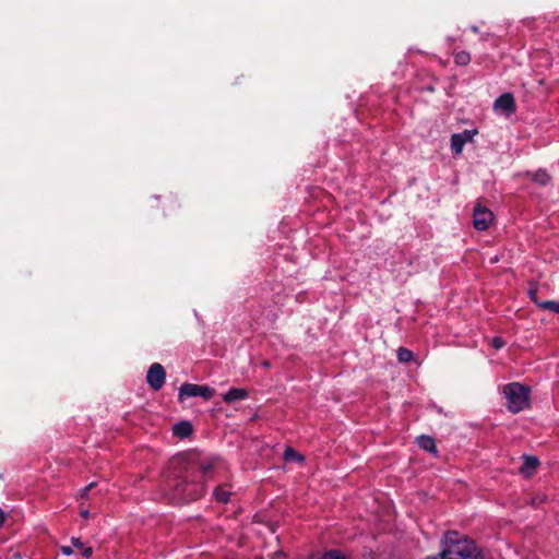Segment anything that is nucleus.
<instances>
[{
	"mask_svg": "<svg viewBox=\"0 0 559 559\" xmlns=\"http://www.w3.org/2000/svg\"><path fill=\"white\" fill-rule=\"evenodd\" d=\"M95 486V483H91L88 486H86L83 490H82V497H86L87 495V491L93 488Z\"/></svg>",
	"mask_w": 559,
	"mask_h": 559,
	"instance_id": "nucleus-23",
	"label": "nucleus"
},
{
	"mask_svg": "<svg viewBox=\"0 0 559 559\" xmlns=\"http://www.w3.org/2000/svg\"><path fill=\"white\" fill-rule=\"evenodd\" d=\"M454 60L456 64L466 66L471 61V56L467 51H460L455 53Z\"/></svg>",
	"mask_w": 559,
	"mask_h": 559,
	"instance_id": "nucleus-16",
	"label": "nucleus"
},
{
	"mask_svg": "<svg viewBox=\"0 0 559 559\" xmlns=\"http://www.w3.org/2000/svg\"><path fill=\"white\" fill-rule=\"evenodd\" d=\"M81 515H82L84 519H87V518H88V515H90V513H88V511H87V510H84V511H82V512H81Z\"/></svg>",
	"mask_w": 559,
	"mask_h": 559,
	"instance_id": "nucleus-25",
	"label": "nucleus"
},
{
	"mask_svg": "<svg viewBox=\"0 0 559 559\" xmlns=\"http://www.w3.org/2000/svg\"><path fill=\"white\" fill-rule=\"evenodd\" d=\"M397 358L401 362H407L413 359V353L407 348L401 347L397 350Z\"/></svg>",
	"mask_w": 559,
	"mask_h": 559,
	"instance_id": "nucleus-17",
	"label": "nucleus"
},
{
	"mask_svg": "<svg viewBox=\"0 0 559 559\" xmlns=\"http://www.w3.org/2000/svg\"><path fill=\"white\" fill-rule=\"evenodd\" d=\"M321 559H345V557L341 556L337 551L326 552Z\"/></svg>",
	"mask_w": 559,
	"mask_h": 559,
	"instance_id": "nucleus-21",
	"label": "nucleus"
},
{
	"mask_svg": "<svg viewBox=\"0 0 559 559\" xmlns=\"http://www.w3.org/2000/svg\"><path fill=\"white\" fill-rule=\"evenodd\" d=\"M248 397V391L242 388H231L228 390L224 396L223 400L226 403H234L237 401H241Z\"/></svg>",
	"mask_w": 559,
	"mask_h": 559,
	"instance_id": "nucleus-9",
	"label": "nucleus"
},
{
	"mask_svg": "<svg viewBox=\"0 0 559 559\" xmlns=\"http://www.w3.org/2000/svg\"><path fill=\"white\" fill-rule=\"evenodd\" d=\"M476 130H465L462 133H455L451 136V148L454 154H460L465 143L471 142Z\"/></svg>",
	"mask_w": 559,
	"mask_h": 559,
	"instance_id": "nucleus-6",
	"label": "nucleus"
},
{
	"mask_svg": "<svg viewBox=\"0 0 559 559\" xmlns=\"http://www.w3.org/2000/svg\"><path fill=\"white\" fill-rule=\"evenodd\" d=\"M71 544L74 548L82 551V556L85 558H90L93 555V548L92 547H84V544L81 542L80 538L72 537Z\"/></svg>",
	"mask_w": 559,
	"mask_h": 559,
	"instance_id": "nucleus-13",
	"label": "nucleus"
},
{
	"mask_svg": "<svg viewBox=\"0 0 559 559\" xmlns=\"http://www.w3.org/2000/svg\"><path fill=\"white\" fill-rule=\"evenodd\" d=\"M193 431V427L190 421L182 420L174 425L173 433L179 438H187Z\"/></svg>",
	"mask_w": 559,
	"mask_h": 559,
	"instance_id": "nucleus-10",
	"label": "nucleus"
},
{
	"mask_svg": "<svg viewBox=\"0 0 559 559\" xmlns=\"http://www.w3.org/2000/svg\"><path fill=\"white\" fill-rule=\"evenodd\" d=\"M492 221L493 214L489 209L483 206L481 204H477L474 207L473 226L475 227V229L486 230L492 223Z\"/></svg>",
	"mask_w": 559,
	"mask_h": 559,
	"instance_id": "nucleus-4",
	"label": "nucleus"
},
{
	"mask_svg": "<svg viewBox=\"0 0 559 559\" xmlns=\"http://www.w3.org/2000/svg\"><path fill=\"white\" fill-rule=\"evenodd\" d=\"M538 307L544 310H550L555 313H559V302H557V301L546 300V301H543V304H538Z\"/></svg>",
	"mask_w": 559,
	"mask_h": 559,
	"instance_id": "nucleus-18",
	"label": "nucleus"
},
{
	"mask_svg": "<svg viewBox=\"0 0 559 559\" xmlns=\"http://www.w3.org/2000/svg\"><path fill=\"white\" fill-rule=\"evenodd\" d=\"M60 550H61V552H62L63 555H66V556H70V555H72V554H73V548H72V547H70V546H61V547H60Z\"/></svg>",
	"mask_w": 559,
	"mask_h": 559,
	"instance_id": "nucleus-22",
	"label": "nucleus"
},
{
	"mask_svg": "<svg viewBox=\"0 0 559 559\" xmlns=\"http://www.w3.org/2000/svg\"><path fill=\"white\" fill-rule=\"evenodd\" d=\"M530 176L532 177L533 181H535L536 183H538L540 186H546L551 180L550 175L544 169H538L537 171H535L534 174H531Z\"/></svg>",
	"mask_w": 559,
	"mask_h": 559,
	"instance_id": "nucleus-12",
	"label": "nucleus"
},
{
	"mask_svg": "<svg viewBox=\"0 0 559 559\" xmlns=\"http://www.w3.org/2000/svg\"><path fill=\"white\" fill-rule=\"evenodd\" d=\"M528 296L537 306H538V304H543V301H540L537 298V287L536 286L530 288Z\"/></svg>",
	"mask_w": 559,
	"mask_h": 559,
	"instance_id": "nucleus-19",
	"label": "nucleus"
},
{
	"mask_svg": "<svg viewBox=\"0 0 559 559\" xmlns=\"http://www.w3.org/2000/svg\"><path fill=\"white\" fill-rule=\"evenodd\" d=\"M495 109L504 112L507 116L515 112V100L511 93H504L495 102Z\"/></svg>",
	"mask_w": 559,
	"mask_h": 559,
	"instance_id": "nucleus-7",
	"label": "nucleus"
},
{
	"mask_svg": "<svg viewBox=\"0 0 559 559\" xmlns=\"http://www.w3.org/2000/svg\"><path fill=\"white\" fill-rule=\"evenodd\" d=\"M491 345L492 347H495L496 349H500L502 348L504 345H506V342L501 338V337H493L491 340Z\"/></svg>",
	"mask_w": 559,
	"mask_h": 559,
	"instance_id": "nucleus-20",
	"label": "nucleus"
},
{
	"mask_svg": "<svg viewBox=\"0 0 559 559\" xmlns=\"http://www.w3.org/2000/svg\"><path fill=\"white\" fill-rule=\"evenodd\" d=\"M511 413H519L530 406V388L518 382L509 383L503 388Z\"/></svg>",
	"mask_w": 559,
	"mask_h": 559,
	"instance_id": "nucleus-2",
	"label": "nucleus"
},
{
	"mask_svg": "<svg viewBox=\"0 0 559 559\" xmlns=\"http://www.w3.org/2000/svg\"><path fill=\"white\" fill-rule=\"evenodd\" d=\"M213 493L218 502L226 503L229 501L230 491L226 487H217L214 489Z\"/></svg>",
	"mask_w": 559,
	"mask_h": 559,
	"instance_id": "nucleus-14",
	"label": "nucleus"
},
{
	"mask_svg": "<svg viewBox=\"0 0 559 559\" xmlns=\"http://www.w3.org/2000/svg\"><path fill=\"white\" fill-rule=\"evenodd\" d=\"M421 449L429 452L433 456H438L437 444L433 438L421 436Z\"/></svg>",
	"mask_w": 559,
	"mask_h": 559,
	"instance_id": "nucleus-11",
	"label": "nucleus"
},
{
	"mask_svg": "<svg viewBox=\"0 0 559 559\" xmlns=\"http://www.w3.org/2000/svg\"><path fill=\"white\" fill-rule=\"evenodd\" d=\"M165 379L166 372L160 364L155 362L148 368L146 382L153 390H159L164 385Z\"/></svg>",
	"mask_w": 559,
	"mask_h": 559,
	"instance_id": "nucleus-5",
	"label": "nucleus"
},
{
	"mask_svg": "<svg viewBox=\"0 0 559 559\" xmlns=\"http://www.w3.org/2000/svg\"><path fill=\"white\" fill-rule=\"evenodd\" d=\"M214 389L207 385H199L193 383H183L179 388L178 397L179 401H183L187 397L201 396L204 400H211L214 395Z\"/></svg>",
	"mask_w": 559,
	"mask_h": 559,
	"instance_id": "nucleus-3",
	"label": "nucleus"
},
{
	"mask_svg": "<svg viewBox=\"0 0 559 559\" xmlns=\"http://www.w3.org/2000/svg\"><path fill=\"white\" fill-rule=\"evenodd\" d=\"M262 366L264 368H269L270 367V362L267 360H264V361H262Z\"/></svg>",
	"mask_w": 559,
	"mask_h": 559,
	"instance_id": "nucleus-26",
	"label": "nucleus"
},
{
	"mask_svg": "<svg viewBox=\"0 0 559 559\" xmlns=\"http://www.w3.org/2000/svg\"><path fill=\"white\" fill-rule=\"evenodd\" d=\"M284 459L287 462H290V461L301 462L304 460L302 456L299 453H297L292 448H286L285 449V451H284Z\"/></svg>",
	"mask_w": 559,
	"mask_h": 559,
	"instance_id": "nucleus-15",
	"label": "nucleus"
},
{
	"mask_svg": "<svg viewBox=\"0 0 559 559\" xmlns=\"http://www.w3.org/2000/svg\"><path fill=\"white\" fill-rule=\"evenodd\" d=\"M538 466L539 460L536 456L523 455V465L520 467V473L525 477H530Z\"/></svg>",
	"mask_w": 559,
	"mask_h": 559,
	"instance_id": "nucleus-8",
	"label": "nucleus"
},
{
	"mask_svg": "<svg viewBox=\"0 0 559 559\" xmlns=\"http://www.w3.org/2000/svg\"><path fill=\"white\" fill-rule=\"evenodd\" d=\"M223 469V463L217 460L205 459L199 464V478L191 473H187L181 478L173 479L169 483V487L173 490V499L177 503H183L192 501L201 497L204 492V483L209 479H213L214 475Z\"/></svg>",
	"mask_w": 559,
	"mask_h": 559,
	"instance_id": "nucleus-1",
	"label": "nucleus"
},
{
	"mask_svg": "<svg viewBox=\"0 0 559 559\" xmlns=\"http://www.w3.org/2000/svg\"><path fill=\"white\" fill-rule=\"evenodd\" d=\"M4 519H5V514L4 512L0 509V527L2 526V524L4 523Z\"/></svg>",
	"mask_w": 559,
	"mask_h": 559,
	"instance_id": "nucleus-24",
	"label": "nucleus"
}]
</instances>
